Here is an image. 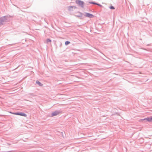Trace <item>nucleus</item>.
Listing matches in <instances>:
<instances>
[{"mask_svg": "<svg viewBox=\"0 0 152 152\" xmlns=\"http://www.w3.org/2000/svg\"><path fill=\"white\" fill-rule=\"evenodd\" d=\"M9 18L8 16H4L0 18V26L5 24L9 21Z\"/></svg>", "mask_w": 152, "mask_h": 152, "instance_id": "1", "label": "nucleus"}, {"mask_svg": "<svg viewBox=\"0 0 152 152\" xmlns=\"http://www.w3.org/2000/svg\"><path fill=\"white\" fill-rule=\"evenodd\" d=\"M76 3L79 6L82 8H83L84 2L83 1L81 0H76Z\"/></svg>", "mask_w": 152, "mask_h": 152, "instance_id": "2", "label": "nucleus"}, {"mask_svg": "<svg viewBox=\"0 0 152 152\" xmlns=\"http://www.w3.org/2000/svg\"><path fill=\"white\" fill-rule=\"evenodd\" d=\"M61 113L62 111L61 110H58L55 111L52 113L51 116L53 117L56 116L58 114Z\"/></svg>", "mask_w": 152, "mask_h": 152, "instance_id": "3", "label": "nucleus"}, {"mask_svg": "<svg viewBox=\"0 0 152 152\" xmlns=\"http://www.w3.org/2000/svg\"><path fill=\"white\" fill-rule=\"evenodd\" d=\"M84 16L86 17L89 18H93L94 17V16L91 14H90L87 12H85V13Z\"/></svg>", "mask_w": 152, "mask_h": 152, "instance_id": "4", "label": "nucleus"}, {"mask_svg": "<svg viewBox=\"0 0 152 152\" xmlns=\"http://www.w3.org/2000/svg\"><path fill=\"white\" fill-rule=\"evenodd\" d=\"M141 120H144L146 121L151 122L152 121V116H151L148 118H146Z\"/></svg>", "mask_w": 152, "mask_h": 152, "instance_id": "5", "label": "nucleus"}, {"mask_svg": "<svg viewBox=\"0 0 152 152\" xmlns=\"http://www.w3.org/2000/svg\"><path fill=\"white\" fill-rule=\"evenodd\" d=\"M15 114L16 115H20L24 117H26V115L25 113L22 112H17L15 113Z\"/></svg>", "mask_w": 152, "mask_h": 152, "instance_id": "6", "label": "nucleus"}, {"mask_svg": "<svg viewBox=\"0 0 152 152\" xmlns=\"http://www.w3.org/2000/svg\"><path fill=\"white\" fill-rule=\"evenodd\" d=\"M36 83L39 86H42L43 85V84L38 80H37L36 82Z\"/></svg>", "mask_w": 152, "mask_h": 152, "instance_id": "7", "label": "nucleus"}, {"mask_svg": "<svg viewBox=\"0 0 152 152\" xmlns=\"http://www.w3.org/2000/svg\"><path fill=\"white\" fill-rule=\"evenodd\" d=\"M83 16V14L81 13H80V14L79 15H76V16L78 18H80V19H82V17Z\"/></svg>", "mask_w": 152, "mask_h": 152, "instance_id": "8", "label": "nucleus"}, {"mask_svg": "<svg viewBox=\"0 0 152 152\" xmlns=\"http://www.w3.org/2000/svg\"><path fill=\"white\" fill-rule=\"evenodd\" d=\"M74 8V9H75L76 8V7L75 6H70L69 7V10H71V8Z\"/></svg>", "mask_w": 152, "mask_h": 152, "instance_id": "9", "label": "nucleus"}, {"mask_svg": "<svg viewBox=\"0 0 152 152\" xmlns=\"http://www.w3.org/2000/svg\"><path fill=\"white\" fill-rule=\"evenodd\" d=\"M46 41L47 43H48L49 42H51V40L50 39H47L46 40Z\"/></svg>", "mask_w": 152, "mask_h": 152, "instance_id": "10", "label": "nucleus"}, {"mask_svg": "<svg viewBox=\"0 0 152 152\" xmlns=\"http://www.w3.org/2000/svg\"><path fill=\"white\" fill-rule=\"evenodd\" d=\"M70 43V42L68 41H66L65 42V44L66 45H67Z\"/></svg>", "mask_w": 152, "mask_h": 152, "instance_id": "11", "label": "nucleus"}, {"mask_svg": "<svg viewBox=\"0 0 152 152\" xmlns=\"http://www.w3.org/2000/svg\"><path fill=\"white\" fill-rule=\"evenodd\" d=\"M89 3L90 4H94L96 5V4H97V3L95 2H93L92 1H90L89 2Z\"/></svg>", "mask_w": 152, "mask_h": 152, "instance_id": "12", "label": "nucleus"}, {"mask_svg": "<svg viewBox=\"0 0 152 152\" xmlns=\"http://www.w3.org/2000/svg\"><path fill=\"white\" fill-rule=\"evenodd\" d=\"M110 8L112 10H114L115 9V7L113 6H110Z\"/></svg>", "mask_w": 152, "mask_h": 152, "instance_id": "13", "label": "nucleus"}, {"mask_svg": "<svg viewBox=\"0 0 152 152\" xmlns=\"http://www.w3.org/2000/svg\"><path fill=\"white\" fill-rule=\"evenodd\" d=\"M96 5L99 6V7H102V5L100 4H99L98 3H97V4H96Z\"/></svg>", "mask_w": 152, "mask_h": 152, "instance_id": "14", "label": "nucleus"}]
</instances>
